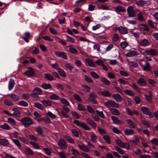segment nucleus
<instances>
[{"instance_id":"0eeeda50","label":"nucleus","mask_w":158,"mask_h":158,"mask_svg":"<svg viewBox=\"0 0 158 158\" xmlns=\"http://www.w3.org/2000/svg\"><path fill=\"white\" fill-rule=\"evenodd\" d=\"M58 145L61 148L66 149L67 148V144L65 140L61 138L60 139L58 143Z\"/></svg>"},{"instance_id":"864d4df0","label":"nucleus","mask_w":158,"mask_h":158,"mask_svg":"<svg viewBox=\"0 0 158 158\" xmlns=\"http://www.w3.org/2000/svg\"><path fill=\"white\" fill-rule=\"evenodd\" d=\"M71 131L74 136L77 137H79V134L78 133V132L75 129H72L71 130Z\"/></svg>"},{"instance_id":"f8f14e48","label":"nucleus","mask_w":158,"mask_h":158,"mask_svg":"<svg viewBox=\"0 0 158 158\" xmlns=\"http://www.w3.org/2000/svg\"><path fill=\"white\" fill-rule=\"evenodd\" d=\"M117 29L118 30L120 33L121 34H126L128 33L127 29L126 28L121 26L117 27Z\"/></svg>"},{"instance_id":"8fccbe9b","label":"nucleus","mask_w":158,"mask_h":158,"mask_svg":"<svg viewBox=\"0 0 158 158\" xmlns=\"http://www.w3.org/2000/svg\"><path fill=\"white\" fill-rule=\"evenodd\" d=\"M116 10L118 11H122L124 12L126 11V10L125 8L121 6H117L116 7Z\"/></svg>"},{"instance_id":"052dcab7","label":"nucleus","mask_w":158,"mask_h":158,"mask_svg":"<svg viewBox=\"0 0 158 158\" xmlns=\"http://www.w3.org/2000/svg\"><path fill=\"white\" fill-rule=\"evenodd\" d=\"M35 130L38 133L41 134L43 133L42 129L40 127H35Z\"/></svg>"},{"instance_id":"9d476101","label":"nucleus","mask_w":158,"mask_h":158,"mask_svg":"<svg viewBox=\"0 0 158 158\" xmlns=\"http://www.w3.org/2000/svg\"><path fill=\"white\" fill-rule=\"evenodd\" d=\"M150 42L148 39H143L141 40L139 43V44L142 46H146L149 45Z\"/></svg>"},{"instance_id":"a18cd8bd","label":"nucleus","mask_w":158,"mask_h":158,"mask_svg":"<svg viewBox=\"0 0 158 158\" xmlns=\"http://www.w3.org/2000/svg\"><path fill=\"white\" fill-rule=\"evenodd\" d=\"M91 140L93 143H96L97 142V136L93 133V134L91 136Z\"/></svg>"},{"instance_id":"603ef678","label":"nucleus","mask_w":158,"mask_h":158,"mask_svg":"<svg viewBox=\"0 0 158 158\" xmlns=\"http://www.w3.org/2000/svg\"><path fill=\"white\" fill-rule=\"evenodd\" d=\"M151 141L153 145L155 146H157L158 145V140L156 138H153Z\"/></svg>"},{"instance_id":"79ce46f5","label":"nucleus","mask_w":158,"mask_h":158,"mask_svg":"<svg viewBox=\"0 0 158 158\" xmlns=\"http://www.w3.org/2000/svg\"><path fill=\"white\" fill-rule=\"evenodd\" d=\"M137 54L136 52L135 51H131L128 52L126 54L127 56L131 57L137 55Z\"/></svg>"},{"instance_id":"2f4dec72","label":"nucleus","mask_w":158,"mask_h":158,"mask_svg":"<svg viewBox=\"0 0 158 158\" xmlns=\"http://www.w3.org/2000/svg\"><path fill=\"white\" fill-rule=\"evenodd\" d=\"M129 85L133 89L136 90L137 92H139L140 91L139 88L134 83H132L131 84H129Z\"/></svg>"},{"instance_id":"4d7b16f0","label":"nucleus","mask_w":158,"mask_h":158,"mask_svg":"<svg viewBox=\"0 0 158 158\" xmlns=\"http://www.w3.org/2000/svg\"><path fill=\"white\" fill-rule=\"evenodd\" d=\"M42 119L46 123L48 124L51 123L50 119L47 117H44L42 118Z\"/></svg>"},{"instance_id":"4be33fe9","label":"nucleus","mask_w":158,"mask_h":158,"mask_svg":"<svg viewBox=\"0 0 158 158\" xmlns=\"http://www.w3.org/2000/svg\"><path fill=\"white\" fill-rule=\"evenodd\" d=\"M15 84V81L14 80L12 79H10L9 83V90H11L12 89L14 86Z\"/></svg>"},{"instance_id":"7c9ffc66","label":"nucleus","mask_w":158,"mask_h":158,"mask_svg":"<svg viewBox=\"0 0 158 158\" xmlns=\"http://www.w3.org/2000/svg\"><path fill=\"white\" fill-rule=\"evenodd\" d=\"M64 138L66 139L69 142L71 143H74L75 141L70 136L67 135H65L64 136Z\"/></svg>"},{"instance_id":"774afa93","label":"nucleus","mask_w":158,"mask_h":158,"mask_svg":"<svg viewBox=\"0 0 158 158\" xmlns=\"http://www.w3.org/2000/svg\"><path fill=\"white\" fill-rule=\"evenodd\" d=\"M34 91L35 92L38 94H41L42 92L40 88L37 87L34 88Z\"/></svg>"},{"instance_id":"f03ea898","label":"nucleus","mask_w":158,"mask_h":158,"mask_svg":"<svg viewBox=\"0 0 158 158\" xmlns=\"http://www.w3.org/2000/svg\"><path fill=\"white\" fill-rule=\"evenodd\" d=\"M73 123L77 126L84 129L85 130H90V128L85 123H81L78 120H75L73 121Z\"/></svg>"},{"instance_id":"b1692460","label":"nucleus","mask_w":158,"mask_h":158,"mask_svg":"<svg viewBox=\"0 0 158 158\" xmlns=\"http://www.w3.org/2000/svg\"><path fill=\"white\" fill-rule=\"evenodd\" d=\"M42 87L44 89H49L52 88V86L50 84L43 83L41 85Z\"/></svg>"},{"instance_id":"bf43d9fd","label":"nucleus","mask_w":158,"mask_h":158,"mask_svg":"<svg viewBox=\"0 0 158 158\" xmlns=\"http://www.w3.org/2000/svg\"><path fill=\"white\" fill-rule=\"evenodd\" d=\"M19 104L23 106H28V104L26 102L23 101L19 102Z\"/></svg>"},{"instance_id":"58836bf2","label":"nucleus","mask_w":158,"mask_h":158,"mask_svg":"<svg viewBox=\"0 0 158 158\" xmlns=\"http://www.w3.org/2000/svg\"><path fill=\"white\" fill-rule=\"evenodd\" d=\"M143 67L144 71H148L150 69V65L148 62H146L145 65H143Z\"/></svg>"},{"instance_id":"5701e85b","label":"nucleus","mask_w":158,"mask_h":158,"mask_svg":"<svg viewBox=\"0 0 158 158\" xmlns=\"http://www.w3.org/2000/svg\"><path fill=\"white\" fill-rule=\"evenodd\" d=\"M25 152L27 155L32 156L34 155V152L29 148H26L25 149Z\"/></svg>"},{"instance_id":"69168bd1","label":"nucleus","mask_w":158,"mask_h":158,"mask_svg":"<svg viewBox=\"0 0 158 158\" xmlns=\"http://www.w3.org/2000/svg\"><path fill=\"white\" fill-rule=\"evenodd\" d=\"M73 97L76 100L80 102L82 101V99L77 94H74L73 95Z\"/></svg>"},{"instance_id":"a878e982","label":"nucleus","mask_w":158,"mask_h":158,"mask_svg":"<svg viewBox=\"0 0 158 158\" xmlns=\"http://www.w3.org/2000/svg\"><path fill=\"white\" fill-rule=\"evenodd\" d=\"M126 122L128 124H129L130 128H135L134 123L130 119L127 120Z\"/></svg>"},{"instance_id":"37998d69","label":"nucleus","mask_w":158,"mask_h":158,"mask_svg":"<svg viewBox=\"0 0 158 158\" xmlns=\"http://www.w3.org/2000/svg\"><path fill=\"white\" fill-rule=\"evenodd\" d=\"M49 97L52 100H58L60 99V97L58 95L54 94L50 95Z\"/></svg>"},{"instance_id":"a19ab883","label":"nucleus","mask_w":158,"mask_h":158,"mask_svg":"<svg viewBox=\"0 0 158 158\" xmlns=\"http://www.w3.org/2000/svg\"><path fill=\"white\" fill-rule=\"evenodd\" d=\"M147 2L146 1H143V0H140L139 2H136V4L138 6H141L147 4Z\"/></svg>"},{"instance_id":"473e14b6","label":"nucleus","mask_w":158,"mask_h":158,"mask_svg":"<svg viewBox=\"0 0 158 158\" xmlns=\"http://www.w3.org/2000/svg\"><path fill=\"white\" fill-rule=\"evenodd\" d=\"M34 106L41 110H43L44 109V107L42 106V104L39 103H35Z\"/></svg>"},{"instance_id":"72a5a7b5","label":"nucleus","mask_w":158,"mask_h":158,"mask_svg":"<svg viewBox=\"0 0 158 158\" xmlns=\"http://www.w3.org/2000/svg\"><path fill=\"white\" fill-rule=\"evenodd\" d=\"M89 99L90 101L91 100L95 99L97 98V96L96 94L94 92H91L89 94Z\"/></svg>"},{"instance_id":"aec40b11","label":"nucleus","mask_w":158,"mask_h":158,"mask_svg":"<svg viewBox=\"0 0 158 158\" xmlns=\"http://www.w3.org/2000/svg\"><path fill=\"white\" fill-rule=\"evenodd\" d=\"M8 96L14 101H17L19 100V96L15 94H9Z\"/></svg>"},{"instance_id":"6e6d98bb","label":"nucleus","mask_w":158,"mask_h":158,"mask_svg":"<svg viewBox=\"0 0 158 158\" xmlns=\"http://www.w3.org/2000/svg\"><path fill=\"white\" fill-rule=\"evenodd\" d=\"M128 45V43L126 41L122 42L121 43L120 45L123 49H124Z\"/></svg>"},{"instance_id":"ea45409f","label":"nucleus","mask_w":158,"mask_h":158,"mask_svg":"<svg viewBox=\"0 0 158 158\" xmlns=\"http://www.w3.org/2000/svg\"><path fill=\"white\" fill-rule=\"evenodd\" d=\"M0 128L5 130H9L10 129V127L6 123H5L3 125L0 126Z\"/></svg>"},{"instance_id":"4c0bfd02","label":"nucleus","mask_w":158,"mask_h":158,"mask_svg":"<svg viewBox=\"0 0 158 158\" xmlns=\"http://www.w3.org/2000/svg\"><path fill=\"white\" fill-rule=\"evenodd\" d=\"M140 26L142 27H140V28L141 29H143L144 31H149V28L146 25L144 24H142L140 25Z\"/></svg>"},{"instance_id":"3c124183","label":"nucleus","mask_w":158,"mask_h":158,"mask_svg":"<svg viewBox=\"0 0 158 158\" xmlns=\"http://www.w3.org/2000/svg\"><path fill=\"white\" fill-rule=\"evenodd\" d=\"M73 154L75 156H78L80 155L79 152L76 149H72L71 150Z\"/></svg>"},{"instance_id":"4468645a","label":"nucleus","mask_w":158,"mask_h":158,"mask_svg":"<svg viewBox=\"0 0 158 158\" xmlns=\"http://www.w3.org/2000/svg\"><path fill=\"white\" fill-rule=\"evenodd\" d=\"M86 120L88 124L93 127L95 128L96 127V124L90 118H87Z\"/></svg>"},{"instance_id":"09e8293b","label":"nucleus","mask_w":158,"mask_h":158,"mask_svg":"<svg viewBox=\"0 0 158 158\" xmlns=\"http://www.w3.org/2000/svg\"><path fill=\"white\" fill-rule=\"evenodd\" d=\"M60 101L63 104H65L66 106H69L70 105L69 103L68 102L66 99L64 98H61L60 99Z\"/></svg>"},{"instance_id":"a211bd4d","label":"nucleus","mask_w":158,"mask_h":158,"mask_svg":"<svg viewBox=\"0 0 158 158\" xmlns=\"http://www.w3.org/2000/svg\"><path fill=\"white\" fill-rule=\"evenodd\" d=\"M85 62L88 64V65L90 67H94L95 66L94 63L89 59H86Z\"/></svg>"},{"instance_id":"ddd939ff","label":"nucleus","mask_w":158,"mask_h":158,"mask_svg":"<svg viewBox=\"0 0 158 158\" xmlns=\"http://www.w3.org/2000/svg\"><path fill=\"white\" fill-rule=\"evenodd\" d=\"M111 118L114 124H120L122 123L121 121L117 117L115 116H111Z\"/></svg>"},{"instance_id":"7ed1b4c3","label":"nucleus","mask_w":158,"mask_h":158,"mask_svg":"<svg viewBox=\"0 0 158 158\" xmlns=\"http://www.w3.org/2000/svg\"><path fill=\"white\" fill-rule=\"evenodd\" d=\"M104 104L105 106L108 108H110V106L116 108L119 107L118 104L114 101L112 100H109L108 102H105Z\"/></svg>"},{"instance_id":"6ab92c4d","label":"nucleus","mask_w":158,"mask_h":158,"mask_svg":"<svg viewBox=\"0 0 158 158\" xmlns=\"http://www.w3.org/2000/svg\"><path fill=\"white\" fill-rule=\"evenodd\" d=\"M138 83L141 86H145L147 84L145 79L142 78H140L138 80Z\"/></svg>"},{"instance_id":"1a4fd4ad","label":"nucleus","mask_w":158,"mask_h":158,"mask_svg":"<svg viewBox=\"0 0 158 158\" xmlns=\"http://www.w3.org/2000/svg\"><path fill=\"white\" fill-rule=\"evenodd\" d=\"M56 55L59 57H61L64 59L67 58V55L66 53L63 52L56 51L55 52Z\"/></svg>"},{"instance_id":"f704fd0d","label":"nucleus","mask_w":158,"mask_h":158,"mask_svg":"<svg viewBox=\"0 0 158 158\" xmlns=\"http://www.w3.org/2000/svg\"><path fill=\"white\" fill-rule=\"evenodd\" d=\"M78 146L80 149L83 150L85 152H88L89 151L88 148L84 145H81L80 144H78Z\"/></svg>"},{"instance_id":"39448f33","label":"nucleus","mask_w":158,"mask_h":158,"mask_svg":"<svg viewBox=\"0 0 158 158\" xmlns=\"http://www.w3.org/2000/svg\"><path fill=\"white\" fill-rule=\"evenodd\" d=\"M129 17H134L135 16V12L132 6H129L127 10Z\"/></svg>"},{"instance_id":"cd10ccee","label":"nucleus","mask_w":158,"mask_h":158,"mask_svg":"<svg viewBox=\"0 0 158 158\" xmlns=\"http://www.w3.org/2000/svg\"><path fill=\"white\" fill-rule=\"evenodd\" d=\"M124 92L127 95L130 96L131 97H133L134 96V94L132 91L131 90H130L128 89H126L125 90Z\"/></svg>"},{"instance_id":"c756f323","label":"nucleus","mask_w":158,"mask_h":158,"mask_svg":"<svg viewBox=\"0 0 158 158\" xmlns=\"http://www.w3.org/2000/svg\"><path fill=\"white\" fill-rule=\"evenodd\" d=\"M57 70L60 74L62 77H65L66 76V74L64 70L61 68L57 69Z\"/></svg>"},{"instance_id":"338daca9","label":"nucleus","mask_w":158,"mask_h":158,"mask_svg":"<svg viewBox=\"0 0 158 158\" xmlns=\"http://www.w3.org/2000/svg\"><path fill=\"white\" fill-rule=\"evenodd\" d=\"M119 39V36L116 33H115L113 35L112 38L113 40L115 41H117Z\"/></svg>"},{"instance_id":"f257e3e1","label":"nucleus","mask_w":158,"mask_h":158,"mask_svg":"<svg viewBox=\"0 0 158 158\" xmlns=\"http://www.w3.org/2000/svg\"><path fill=\"white\" fill-rule=\"evenodd\" d=\"M20 121L25 127H29L33 123L32 119L28 117L23 118Z\"/></svg>"},{"instance_id":"13d9d810","label":"nucleus","mask_w":158,"mask_h":158,"mask_svg":"<svg viewBox=\"0 0 158 158\" xmlns=\"http://www.w3.org/2000/svg\"><path fill=\"white\" fill-rule=\"evenodd\" d=\"M87 109L88 111L91 113H94V110L93 108L90 106H87Z\"/></svg>"},{"instance_id":"20e7f679","label":"nucleus","mask_w":158,"mask_h":158,"mask_svg":"<svg viewBox=\"0 0 158 158\" xmlns=\"http://www.w3.org/2000/svg\"><path fill=\"white\" fill-rule=\"evenodd\" d=\"M115 142L120 147L124 148L127 146V147L126 148L127 149H129L130 148V146L128 143H123L121 140L119 139H116L115 140Z\"/></svg>"},{"instance_id":"680f3d73","label":"nucleus","mask_w":158,"mask_h":158,"mask_svg":"<svg viewBox=\"0 0 158 158\" xmlns=\"http://www.w3.org/2000/svg\"><path fill=\"white\" fill-rule=\"evenodd\" d=\"M12 140L15 144L19 148H20L21 147V145L20 144V143L19 141L16 139H13Z\"/></svg>"},{"instance_id":"dca6fc26","label":"nucleus","mask_w":158,"mask_h":158,"mask_svg":"<svg viewBox=\"0 0 158 158\" xmlns=\"http://www.w3.org/2000/svg\"><path fill=\"white\" fill-rule=\"evenodd\" d=\"M110 110L111 113L113 115L118 116L120 114L118 110L115 108H110Z\"/></svg>"},{"instance_id":"423d86ee","label":"nucleus","mask_w":158,"mask_h":158,"mask_svg":"<svg viewBox=\"0 0 158 158\" xmlns=\"http://www.w3.org/2000/svg\"><path fill=\"white\" fill-rule=\"evenodd\" d=\"M29 70L27 71L24 73L25 75H26L28 77H32L35 76V73L34 70L32 67H29Z\"/></svg>"},{"instance_id":"de8ad7c7","label":"nucleus","mask_w":158,"mask_h":158,"mask_svg":"<svg viewBox=\"0 0 158 158\" xmlns=\"http://www.w3.org/2000/svg\"><path fill=\"white\" fill-rule=\"evenodd\" d=\"M43 150L45 152L48 156H51V155L52 152L48 148H43Z\"/></svg>"},{"instance_id":"412c9836","label":"nucleus","mask_w":158,"mask_h":158,"mask_svg":"<svg viewBox=\"0 0 158 158\" xmlns=\"http://www.w3.org/2000/svg\"><path fill=\"white\" fill-rule=\"evenodd\" d=\"M12 110L14 111L13 113V115L18 117H19L20 116L21 114L20 112L18 109L14 108Z\"/></svg>"},{"instance_id":"6e6552de","label":"nucleus","mask_w":158,"mask_h":158,"mask_svg":"<svg viewBox=\"0 0 158 158\" xmlns=\"http://www.w3.org/2000/svg\"><path fill=\"white\" fill-rule=\"evenodd\" d=\"M145 53L147 55L152 56H156L158 54L157 51L154 49H151L149 50H146L145 51Z\"/></svg>"},{"instance_id":"c9c22d12","label":"nucleus","mask_w":158,"mask_h":158,"mask_svg":"<svg viewBox=\"0 0 158 158\" xmlns=\"http://www.w3.org/2000/svg\"><path fill=\"white\" fill-rule=\"evenodd\" d=\"M101 81L104 85H109L110 84V81L106 78L104 77L102 78Z\"/></svg>"},{"instance_id":"49530a36","label":"nucleus","mask_w":158,"mask_h":158,"mask_svg":"<svg viewBox=\"0 0 158 158\" xmlns=\"http://www.w3.org/2000/svg\"><path fill=\"white\" fill-rule=\"evenodd\" d=\"M103 139L109 144L111 143V141L109 137L107 135H105L103 136Z\"/></svg>"},{"instance_id":"c85d7f7f","label":"nucleus","mask_w":158,"mask_h":158,"mask_svg":"<svg viewBox=\"0 0 158 158\" xmlns=\"http://www.w3.org/2000/svg\"><path fill=\"white\" fill-rule=\"evenodd\" d=\"M44 75L45 77L48 80L52 81L54 80L53 76L49 73H45Z\"/></svg>"},{"instance_id":"9b49d317","label":"nucleus","mask_w":158,"mask_h":158,"mask_svg":"<svg viewBox=\"0 0 158 158\" xmlns=\"http://www.w3.org/2000/svg\"><path fill=\"white\" fill-rule=\"evenodd\" d=\"M113 97L114 99L118 102H121L123 100L122 97L118 94H113Z\"/></svg>"},{"instance_id":"e2e57ef3","label":"nucleus","mask_w":158,"mask_h":158,"mask_svg":"<svg viewBox=\"0 0 158 158\" xmlns=\"http://www.w3.org/2000/svg\"><path fill=\"white\" fill-rule=\"evenodd\" d=\"M82 87L85 89V90L88 92H90V88L88 85H83Z\"/></svg>"},{"instance_id":"e433bc0d","label":"nucleus","mask_w":158,"mask_h":158,"mask_svg":"<svg viewBox=\"0 0 158 158\" xmlns=\"http://www.w3.org/2000/svg\"><path fill=\"white\" fill-rule=\"evenodd\" d=\"M41 102L46 106H49L52 104L51 102L49 100H43Z\"/></svg>"},{"instance_id":"f3484780","label":"nucleus","mask_w":158,"mask_h":158,"mask_svg":"<svg viewBox=\"0 0 158 158\" xmlns=\"http://www.w3.org/2000/svg\"><path fill=\"white\" fill-rule=\"evenodd\" d=\"M134 133V131L131 129H127L124 131L125 134L127 135H132Z\"/></svg>"},{"instance_id":"bb28decb","label":"nucleus","mask_w":158,"mask_h":158,"mask_svg":"<svg viewBox=\"0 0 158 158\" xmlns=\"http://www.w3.org/2000/svg\"><path fill=\"white\" fill-rule=\"evenodd\" d=\"M141 110L143 112L146 114L148 115V114H149V113H150L149 109L146 107H142Z\"/></svg>"},{"instance_id":"393cba45","label":"nucleus","mask_w":158,"mask_h":158,"mask_svg":"<svg viewBox=\"0 0 158 158\" xmlns=\"http://www.w3.org/2000/svg\"><path fill=\"white\" fill-rule=\"evenodd\" d=\"M101 93L102 95L105 97H110L111 96L110 93L107 90L102 91L101 92Z\"/></svg>"},{"instance_id":"5fc2aeb1","label":"nucleus","mask_w":158,"mask_h":158,"mask_svg":"<svg viewBox=\"0 0 158 158\" xmlns=\"http://www.w3.org/2000/svg\"><path fill=\"white\" fill-rule=\"evenodd\" d=\"M30 144L32 145L36 149H39L40 148V147L36 143H35L33 141H30Z\"/></svg>"},{"instance_id":"2eb2a0df","label":"nucleus","mask_w":158,"mask_h":158,"mask_svg":"<svg viewBox=\"0 0 158 158\" xmlns=\"http://www.w3.org/2000/svg\"><path fill=\"white\" fill-rule=\"evenodd\" d=\"M0 144L3 146H7L9 144V143L8 140L5 139H0Z\"/></svg>"},{"instance_id":"0e129e2a","label":"nucleus","mask_w":158,"mask_h":158,"mask_svg":"<svg viewBox=\"0 0 158 158\" xmlns=\"http://www.w3.org/2000/svg\"><path fill=\"white\" fill-rule=\"evenodd\" d=\"M90 73L91 75L94 78L96 79H98L99 78V76L96 73L94 72H90Z\"/></svg>"},{"instance_id":"c03bdc74","label":"nucleus","mask_w":158,"mask_h":158,"mask_svg":"<svg viewBox=\"0 0 158 158\" xmlns=\"http://www.w3.org/2000/svg\"><path fill=\"white\" fill-rule=\"evenodd\" d=\"M8 122L10 124L13 126H15L16 124V123L15 121L12 118H8Z\"/></svg>"}]
</instances>
